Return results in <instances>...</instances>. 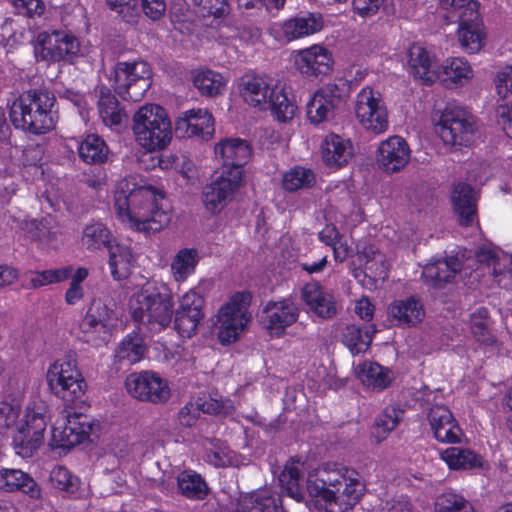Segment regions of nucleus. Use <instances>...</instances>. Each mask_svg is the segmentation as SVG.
I'll list each match as a JSON object with an SVG mask.
<instances>
[{
  "label": "nucleus",
  "mask_w": 512,
  "mask_h": 512,
  "mask_svg": "<svg viewBox=\"0 0 512 512\" xmlns=\"http://www.w3.org/2000/svg\"><path fill=\"white\" fill-rule=\"evenodd\" d=\"M18 14L33 18L41 16L45 11L42 0H11Z\"/></svg>",
  "instance_id": "obj_60"
},
{
  "label": "nucleus",
  "mask_w": 512,
  "mask_h": 512,
  "mask_svg": "<svg viewBox=\"0 0 512 512\" xmlns=\"http://www.w3.org/2000/svg\"><path fill=\"white\" fill-rule=\"evenodd\" d=\"M204 299L195 291L185 293L179 307L174 308V329L182 338H191L204 318Z\"/></svg>",
  "instance_id": "obj_18"
},
{
  "label": "nucleus",
  "mask_w": 512,
  "mask_h": 512,
  "mask_svg": "<svg viewBox=\"0 0 512 512\" xmlns=\"http://www.w3.org/2000/svg\"><path fill=\"white\" fill-rule=\"evenodd\" d=\"M199 262L198 252L194 248L180 249L174 257L171 269L177 281L186 280L195 272Z\"/></svg>",
  "instance_id": "obj_46"
},
{
  "label": "nucleus",
  "mask_w": 512,
  "mask_h": 512,
  "mask_svg": "<svg viewBox=\"0 0 512 512\" xmlns=\"http://www.w3.org/2000/svg\"><path fill=\"white\" fill-rule=\"evenodd\" d=\"M48 420L49 407L44 401L38 400L29 403L25 411L23 425L31 430L34 439L26 442V445L30 444L34 448L36 443H43Z\"/></svg>",
  "instance_id": "obj_33"
},
{
  "label": "nucleus",
  "mask_w": 512,
  "mask_h": 512,
  "mask_svg": "<svg viewBox=\"0 0 512 512\" xmlns=\"http://www.w3.org/2000/svg\"><path fill=\"white\" fill-rule=\"evenodd\" d=\"M271 89L266 80L256 74H245L239 82V92L243 100L260 109L268 104Z\"/></svg>",
  "instance_id": "obj_29"
},
{
  "label": "nucleus",
  "mask_w": 512,
  "mask_h": 512,
  "mask_svg": "<svg viewBox=\"0 0 512 512\" xmlns=\"http://www.w3.org/2000/svg\"><path fill=\"white\" fill-rule=\"evenodd\" d=\"M299 316L300 309L291 298L270 300L262 309L261 323L272 338H281Z\"/></svg>",
  "instance_id": "obj_14"
},
{
  "label": "nucleus",
  "mask_w": 512,
  "mask_h": 512,
  "mask_svg": "<svg viewBox=\"0 0 512 512\" xmlns=\"http://www.w3.org/2000/svg\"><path fill=\"white\" fill-rule=\"evenodd\" d=\"M411 150L401 136H391L382 141L377 150V163L387 173L403 169L410 160Z\"/></svg>",
  "instance_id": "obj_22"
},
{
  "label": "nucleus",
  "mask_w": 512,
  "mask_h": 512,
  "mask_svg": "<svg viewBox=\"0 0 512 512\" xmlns=\"http://www.w3.org/2000/svg\"><path fill=\"white\" fill-rule=\"evenodd\" d=\"M440 7L447 12L451 22L473 21L479 17L477 0H439Z\"/></svg>",
  "instance_id": "obj_40"
},
{
  "label": "nucleus",
  "mask_w": 512,
  "mask_h": 512,
  "mask_svg": "<svg viewBox=\"0 0 512 512\" xmlns=\"http://www.w3.org/2000/svg\"><path fill=\"white\" fill-rule=\"evenodd\" d=\"M244 180L240 177L220 175L206 184L201 193V201L205 210L211 215L219 214L235 197Z\"/></svg>",
  "instance_id": "obj_15"
},
{
  "label": "nucleus",
  "mask_w": 512,
  "mask_h": 512,
  "mask_svg": "<svg viewBox=\"0 0 512 512\" xmlns=\"http://www.w3.org/2000/svg\"><path fill=\"white\" fill-rule=\"evenodd\" d=\"M115 320L112 308L100 299L93 300L79 324L84 341L94 346L107 343Z\"/></svg>",
  "instance_id": "obj_12"
},
{
  "label": "nucleus",
  "mask_w": 512,
  "mask_h": 512,
  "mask_svg": "<svg viewBox=\"0 0 512 512\" xmlns=\"http://www.w3.org/2000/svg\"><path fill=\"white\" fill-rule=\"evenodd\" d=\"M72 271L73 267L71 265L58 269L31 271L27 287L37 289L46 285L64 282L70 278Z\"/></svg>",
  "instance_id": "obj_49"
},
{
  "label": "nucleus",
  "mask_w": 512,
  "mask_h": 512,
  "mask_svg": "<svg viewBox=\"0 0 512 512\" xmlns=\"http://www.w3.org/2000/svg\"><path fill=\"white\" fill-rule=\"evenodd\" d=\"M389 315L397 320L399 325L414 326L421 322L425 311L421 301L415 296L395 300L388 308Z\"/></svg>",
  "instance_id": "obj_32"
},
{
  "label": "nucleus",
  "mask_w": 512,
  "mask_h": 512,
  "mask_svg": "<svg viewBox=\"0 0 512 512\" xmlns=\"http://www.w3.org/2000/svg\"><path fill=\"white\" fill-rule=\"evenodd\" d=\"M69 431L66 430L62 423L56 422L51 430V439L49 442L50 447L53 450L61 449L69 451L74 448V445H69Z\"/></svg>",
  "instance_id": "obj_61"
},
{
  "label": "nucleus",
  "mask_w": 512,
  "mask_h": 512,
  "mask_svg": "<svg viewBox=\"0 0 512 512\" xmlns=\"http://www.w3.org/2000/svg\"><path fill=\"white\" fill-rule=\"evenodd\" d=\"M245 328L246 327L236 326L235 324L219 322L217 333L219 342L223 345H230L236 342L240 335L244 332Z\"/></svg>",
  "instance_id": "obj_62"
},
{
  "label": "nucleus",
  "mask_w": 512,
  "mask_h": 512,
  "mask_svg": "<svg viewBox=\"0 0 512 512\" xmlns=\"http://www.w3.org/2000/svg\"><path fill=\"white\" fill-rule=\"evenodd\" d=\"M294 64L303 76L317 78L332 71L334 59L327 48L314 44L299 50L294 56Z\"/></svg>",
  "instance_id": "obj_20"
},
{
  "label": "nucleus",
  "mask_w": 512,
  "mask_h": 512,
  "mask_svg": "<svg viewBox=\"0 0 512 512\" xmlns=\"http://www.w3.org/2000/svg\"><path fill=\"white\" fill-rule=\"evenodd\" d=\"M252 301L249 291L234 293L218 311V322L235 324L239 327H246L250 321L248 308Z\"/></svg>",
  "instance_id": "obj_27"
},
{
  "label": "nucleus",
  "mask_w": 512,
  "mask_h": 512,
  "mask_svg": "<svg viewBox=\"0 0 512 512\" xmlns=\"http://www.w3.org/2000/svg\"><path fill=\"white\" fill-rule=\"evenodd\" d=\"M177 485L181 494L188 499L203 500L208 494L206 481L193 470L182 471L178 475Z\"/></svg>",
  "instance_id": "obj_41"
},
{
  "label": "nucleus",
  "mask_w": 512,
  "mask_h": 512,
  "mask_svg": "<svg viewBox=\"0 0 512 512\" xmlns=\"http://www.w3.org/2000/svg\"><path fill=\"white\" fill-rule=\"evenodd\" d=\"M199 416V406L190 401L179 410L177 419L181 426L190 428L196 424Z\"/></svg>",
  "instance_id": "obj_63"
},
{
  "label": "nucleus",
  "mask_w": 512,
  "mask_h": 512,
  "mask_svg": "<svg viewBox=\"0 0 512 512\" xmlns=\"http://www.w3.org/2000/svg\"><path fill=\"white\" fill-rule=\"evenodd\" d=\"M214 132L213 115L200 108L183 112L175 122V133L179 138H197L202 141H209Z\"/></svg>",
  "instance_id": "obj_19"
},
{
  "label": "nucleus",
  "mask_w": 512,
  "mask_h": 512,
  "mask_svg": "<svg viewBox=\"0 0 512 512\" xmlns=\"http://www.w3.org/2000/svg\"><path fill=\"white\" fill-rule=\"evenodd\" d=\"M386 0H352V11L361 18H370L376 15Z\"/></svg>",
  "instance_id": "obj_59"
},
{
  "label": "nucleus",
  "mask_w": 512,
  "mask_h": 512,
  "mask_svg": "<svg viewBox=\"0 0 512 512\" xmlns=\"http://www.w3.org/2000/svg\"><path fill=\"white\" fill-rule=\"evenodd\" d=\"M37 60L48 63L63 62L75 64L83 56L79 39L68 32L53 30L51 33H40L35 46Z\"/></svg>",
  "instance_id": "obj_9"
},
{
  "label": "nucleus",
  "mask_w": 512,
  "mask_h": 512,
  "mask_svg": "<svg viewBox=\"0 0 512 512\" xmlns=\"http://www.w3.org/2000/svg\"><path fill=\"white\" fill-rule=\"evenodd\" d=\"M137 143L149 152L162 150L172 139V124L166 110L158 104H146L133 116Z\"/></svg>",
  "instance_id": "obj_6"
},
{
  "label": "nucleus",
  "mask_w": 512,
  "mask_h": 512,
  "mask_svg": "<svg viewBox=\"0 0 512 512\" xmlns=\"http://www.w3.org/2000/svg\"><path fill=\"white\" fill-rule=\"evenodd\" d=\"M317 316L328 319L336 315V305L332 294L327 291L307 305Z\"/></svg>",
  "instance_id": "obj_56"
},
{
  "label": "nucleus",
  "mask_w": 512,
  "mask_h": 512,
  "mask_svg": "<svg viewBox=\"0 0 512 512\" xmlns=\"http://www.w3.org/2000/svg\"><path fill=\"white\" fill-rule=\"evenodd\" d=\"M112 241L110 230L101 222H93L85 226L82 233V244L87 250L107 248Z\"/></svg>",
  "instance_id": "obj_45"
},
{
  "label": "nucleus",
  "mask_w": 512,
  "mask_h": 512,
  "mask_svg": "<svg viewBox=\"0 0 512 512\" xmlns=\"http://www.w3.org/2000/svg\"><path fill=\"white\" fill-rule=\"evenodd\" d=\"M435 512H475L474 506L462 494L453 491L442 493L434 504Z\"/></svg>",
  "instance_id": "obj_50"
},
{
  "label": "nucleus",
  "mask_w": 512,
  "mask_h": 512,
  "mask_svg": "<svg viewBox=\"0 0 512 512\" xmlns=\"http://www.w3.org/2000/svg\"><path fill=\"white\" fill-rule=\"evenodd\" d=\"M112 87L123 100L140 101L152 85V69L145 61L116 63L112 73Z\"/></svg>",
  "instance_id": "obj_7"
},
{
  "label": "nucleus",
  "mask_w": 512,
  "mask_h": 512,
  "mask_svg": "<svg viewBox=\"0 0 512 512\" xmlns=\"http://www.w3.org/2000/svg\"><path fill=\"white\" fill-rule=\"evenodd\" d=\"M440 456L452 470H470L482 466L481 457L467 448L449 447L441 451Z\"/></svg>",
  "instance_id": "obj_37"
},
{
  "label": "nucleus",
  "mask_w": 512,
  "mask_h": 512,
  "mask_svg": "<svg viewBox=\"0 0 512 512\" xmlns=\"http://www.w3.org/2000/svg\"><path fill=\"white\" fill-rule=\"evenodd\" d=\"M77 150L80 160L88 165L105 164L110 155L108 144L97 134H87L79 143Z\"/></svg>",
  "instance_id": "obj_34"
},
{
  "label": "nucleus",
  "mask_w": 512,
  "mask_h": 512,
  "mask_svg": "<svg viewBox=\"0 0 512 512\" xmlns=\"http://www.w3.org/2000/svg\"><path fill=\"white\" fill-rule=\"evenodd\" d=\"M268 104L275 119L282 123L292 120L297 110V105L289 99L284 88L278 86L271 89Z\"/></svg>",
  "instance_id": "obj_43"
},
{
  "label": "nucleus",
  "mask_w": 512,
  "mask_h": 512,
  "mask_svg": "<svg viewBox=\"0 0 512 512\" xmlns=\"http://www.w3.org/2000/svg\"><path fill=\"white\" fill-rule=\"evenodd\" d=\"M441 70L447 87L450 84L463 85L464 81L472 77V69L464 58L455 57L446 60V63L440 66Z\"/></svg>",
  "instance_id": "obj_47"
},
{
  "label": "nucleus",
  "mask_w": 512,
  "mask_h": 512,
  "mask_svg": "<svg viewBox=\"0 0 512 512\" xmlns=\"http://www.w3.org/2000/svg\"><path fill=\"white\" fill-rule=\"evenodd\" d=\"M97 109L104 125L111 129L120 127L126 118L124 107L105 85L99 87Z\"/></svg>",
  "instance_id": "obj_30"
},
{
  "label": "nucleus",
  "mask_w": 512,
  "mask_h": 512,
  "mask_svg": "<svg viewBox=\"0 0 512 512\" xmlns=\"http://www.w3.org/2000/svg\"><path fill=\"white\" fill-rule=\"evenodd\" d=\"M125 181L115 192L114 206L118 219L139 232L155 233L167 226L171 215L163 206L165 196L151 185L137 186Z\"/></svg>",
  "instance_id": "obj_2"
},
{
  "label": "nucleus",
  "mask_w": 512,
  "mask_h": 512,
  "mask_svg": "<svg viewBox=\"0 0 512 512\" xmlns=\"http://www.w3.org/2000/svg\"><path fill=\"white\" fill-rule=\"evenodd\" d=\"M324 27V18L317 12H301L271 28L274 37L283 43L302 39L320 32Z\"/></svg>",
  "instance_id": "obj_16"
},
{
  "label": "nucleus",
  "mask_w": 512,
  "mask_h": 512,
  "mask_svg": "<svg viewBox=\"0 0 512 512\" xmlns=\"http://www.w3.org/2000/svg\"><path fill=\"white\" fill-rule=\"evenodd\" d=\"M193 84L202 95L209 97L221 94L226 86L222 75L209 69L198 71L193 76Z\"/></svg>",
  "instance_id": "obj_48"
},
{
  "label": "nucleus",
  "mask_w": 512,
  "mask_h": 512,
  "mask_svg": "<svg viewBox=\"0 0 512 512\" xmlns=\"http://www.w3.org/2000/svg\"><path fill=\"white\" fill-rule=\"evenodd\" d=\"M109 10L117 13L124 21L131 22L128 18L130 11L134 12L137 8V0H105Z\"/></svg>",
  "instance_id": "obj_64"
},
{
  "label": "nucleus",
  "mask_w": 512,
  "mask_h": 512,
  "mask_svg": "<svg viewBox=\"0 0 512 512\" xmlns=\"http://www.w3.org/2000/svg\"><path fill=\"white\" fill-rule=\"evenodd\" d=\"M351 94V83L345 78H336L318 88L307 103L306 114L310 123L319 125L335 117V111Z\"/></svg>",
  "instance_id": "obj_8"
},
{
  "label": "nucleus",
  "mask_w": 512,
  "mask_h": 512,
  "mask_svg": "<svg viewBox=\"0 0 512 512\" xmlns=\"http://www.w3.org/2000/svg\"><path fill=\"white\" fill-rule=\"evenodd\" d=\"M458 27V37L461 46L469 53L478 52L483 46L484 35L481 31V15L473 21H460Z\"/></svg>",
  "instance_id": "obj_42"
},
{
  "label": "nucleus",
  "mask_w": 512,
  "mask_h": 512,
  "mask_svg": "<svg viewBox=\"0 0 512 512\" xmlns=\"http://www.w3.org/2000/svg\"><path fill=\"white\" fill-rule=\"evenodd\" d=\"M451 202L459 224L463 227H471L478 218L477 198L473 187L464 182L454 184Z\"/></svg>",
  "instance_id": "obj_25"
},
{
  "label": "nucleus",
  "mask_w": 512,
  "mask_h": 512,
  "mask_svg": "<svg viewBox=\"0 0 512 512\" xmlns=\"http://www.w3.org/2000/svg\"><path fill=\"white\" fill-rule=\"evenodd\" d=\"M359 377L367 387L382 391L393 381L392 371L376 362H364L360 365Z\"/></svg>",
  "instance_id": "obj_38"
},
{
  "label": "nucleus",
  "mask_w": 512,
  "mask_h": 512,
  "mask_svg": "<svg viewBox=\"0 0 512 512\" xmlns=\"http://www.w3.org/2000/svg\"><path fill=\"white\" fill-rule=\"evenodd\" d=\"M0 490L5 492L21 491L32 499L41 497V488L27 473L19 469L3 468L0 470Z\"/></svg>",
  "instance_id": "obj_28"
},
{
  "label": "nucleus",
  "mask_w": 512,
  "mask_h": 512,
  "mask_svg": "<svg viewBox=\"0 0 512 512\" xmlns=\"http://www.w3.org/2000/svg\"><path fill=\"white\" fill-rule=\"evenodd\" d=\"M301 473L297 466L285 465L283 471L279 475L281 487L287 492V495L296 501L303 500V493L300 486Z\"/></svg>",
  "instance_id": "obj_52"
},
{
  "label": "nucleus",
  "mask_w": 512,
  "mask_h": 512,
  "mask_svg": "<svg viewBox=\"0 0 512 512\" xmlns=\"http://www.w3.org/2000/svg\"><path fill=\"white\" fill-rule=\"evenodd\" d=\"M125 385L128 393L140 401L159 404L167 402L171 396L167 381L152 371L131 373Z\"/></svg>",
  "instance_id": "obj_13"
},
{
  "label": "nucleus",
  "mask_w": 512,
  "mask_h": 512,
  "mask_svg": "<svg viewBox=\"0 0 512 512\" xmlns=\"http://www.w3.org/2000/svg\"><path fill=\"white\" fill-rule=\"evenodd\" d=\"M203 17L223 18L228 11V0H193Z\"/></svg>",
  "instance_id": "obj_57"
},
{
  "label": "nucleus",
  "mask_w": 512,
  "mask_h": 512,
  "mask_svg": "<svg viewBox=\"0 0 512 512\" xmlns=\"http://www.w3.org/2000/svg\"><path fill=\"white\" fill-rule=\"evenodd\" d=\"M21 414V405L14 401L0 402V434H5L15 426Z\"/></svg>",
  "instance_id": "obj_55"
},
{
  "label": "nucleus",
  "mask_w": 512,
  "mask_h": 512,
  "mask_svg": "<svg viewBox=\"0 0 512 512\" xmlns=\"http://www.w3.org/2000/svg\"><path fill=\"white\" fill-rule=\"evenodd\" d=\"M461 271V262L455 256L434 260L422 271L424 283L434 289H441Z\"/></svg>",
  "instance_id": "obj_26"
},
{
  "label": "nucleus",
  "mask_w": 512,
  "mask_h": 512,
  "mask_svg": "<svg viewBox=\"0 0 512 512\" xmlns=\"http://www.w3.org/2000/svg\"><path fill=\"white\" fill-rule=\"evenodd\" d=\"M437 126L445 144L467 146L476 131V120L472 113L464 108L446 107Z\"/></svg>",
  "instance_id": "obj_11"
},
{
  "label": "nucleus",
  "mask_w": 512,
  "mask_h": 512,
  "mask_svg": "<svg viewBox=\"0 0 512 512\" xmlns=\"http://www.w3.org/2000/svg\"><path fill=\"white\" fill-rule=\"evenodd\" d=\"M376 331L375 324L346 325L341 331V342L352 355H358L369 349Z\"/></svg>",
  "instance_id": "obj_31"
},
{
  "label": "nucleus",
  "mask_w": 512,
  "mask_h": 512,
  "mask_svg": "<svg viewBox=\"0 0 512 512\" xmlns=\"http://www.w3.org/2000/svg\"><path fill=\"white\" fill-rule=\"evenodd\" d=\"M55 96L46 89L35 88L21 92L8 103L11 124L17 130L35 136L49 133L55 128L53 107Z\"/></svg>",
  "instance_id": "obj_5"
},
{
  "label": "nucleus",
  "mask_w": 512,
  "mask_h": 512,
  "mask_svg": "<svg viewBox=\"0 0 512 512\" xmlns=\"http://www.w3.org/2000/svg\"><path fill=\"white\" fill-rule=\"evenodd\" d=\"M49 480L53 488L68 493H74L79 485L78 477L62 465L55 466L51 470Z\"/></svg>",
  "instance_id": "obj_53"
},
{
  "label": "nucleus",
  "mask_w": 512,
  "mask_h": 512,
  "mask_svg": "<svg viewBox=\"0 0 512 512\" xmlns=\"http://www.w3.org/2000/svg\"><path fill=\"white\" fill-rule=\"evenodd\" d=\"M307 491L316 502H323L326 509L334 505L354 506L361 498L363 485L359 473L346 466L328 467L316 475H309Z\"/></svg>",
  "instance_id": "obj_4"
},
{
  "label": "nucleus",
  "mask_w": 512,
  "mask_h": 512,
  "mask_svg": "<svg viewBox=\"0 0 512 512\" xmlns=\"http://www.w3.org/2000/svg\"><path fill=\"white\" fill-rule=\"evenodd\" d=\"M46 381L50 392L64 401L66 408L62 411V424L69 431V445L77 446L89 439L92 422L88 415L72 412V405L82 402L87 384L71 357L57 359L47 370Z\"/></svg>",
  "instance_id": "obj_1"
},
{
  "label": "nucleus",
  "mask_w": 512,
  "mask_h": 512,
  "mask_svg": "<svg viewBox=\"0 0 512 512\" xmlns=\"http://www.w3.org/2000/svg\"><path fill=\"white\" fill-rule=\"evenodd\" d=\"M146 352V345L139 332L129 333L120 342L116 350L117 361L121 364L138 363Z\"/></svg>",
  "instance_id": "obj_39"
},
{
  "label": "nucleus",
  "mask_w": 512,
  "mask_h": 512,
  "mask_svg": "<svg viewBox=\"0 0 512 512\" xmlns=\"http://www.w3.org/2000/svg\"><path fill=\"white\" fill-rule=\"evenodd\" d=\"M129 313L139 332L156 334L170 326L174 315V296L170 287L147 281L129 299Z\"/></svg>",
  "instance_id": "obj_3"
},
{
  "label": "nucleus",
  "mask_w": 512,
  "mask_h": 512,
  "mask_svg": "<svg viewBox=\"0 0 512 512\" xmlns=\"http://www.w3.org/2000/svg\"><path fill=\"white\" fill-rule=\"evenodd\" d=\"M321 159L328 168H342L353 159L355 150L349 137L330 132L320 145Z\"/></svg>",
  "instance_id": "obj_21"
},
{
  "label": "nucleus",
  "mask_w": 512,
  "mask_h": 512,
  "mask_svg": "<svg viewBox=\"0 0 512 512\" xmlns=\"http://www.w3.org/2000/svg\"><path fill=\"white\" fill-rule=\"evenodd\" d=\"M315 183V174L309 168L295 166L283 176V188L289 192L310 188Z\"/></svg>",
  "instance_id": "obj_51"
},
{
  "label": "nucleus",
  "mask_w": 512,
  "mask_h": 512,
  "mask_svg": "<svg viewBox=\"0 0 512 512\" xmlns=\"http://www.w3.org/2000/svg\"><path fill=\"white\" fill-rule=\"evenodd\" d=\"M216 158L222 161V172L244 180V166L251 157V147L241 138H226L214 148Z\"/></svg>",
  "instance_id": "obj_17"
},
{
  "label": "nucleus",
  "mask_w": 512,
  "mask_h": 512,
  "mask_svg": "<svg viewBox=\"0 0 512 512\" xmlns=\"http://www.w3.org/2000/svg\"><path fill=\"white\" fill-rule=\"evenodd\" d=\"M428 420L433 435L438 442L449 444L461 442L462 429L448 407L444 405L431 407Z\"/></svg>",
  "instance_id": "obj_23"
},
{
  "label": "nucleus",
  "mask_w": 512,
  "mask_h": 512,
  "mask_svg": "<svg viewBox=\"0 0 512 512\" xmlns=\"http://www.w3.org/2000/svg\"><path fill=\"white\" fill-rule=\"evenodd\" d=\"M404 411L395 406H387L377 416L372 428V435L378 442L387 438L389 433L395 429L402 419Z\"/></svg>",
  "instance_id": "obj_44"
},
{
  "label": "nucleus",
  "mask_w": 512,
  "mask_h": 512,
  "mask_svg": "<svg viewBox=\"0 0 512 512\" xmlns=\"http://www.w3.org/2000/svg\"><path fill=\"white\" fill-rule=\"evenodd\" d=\"M109 268L114 280L126 279L129 275L133 254L130 246L111 241L107 246Z\"/></svg>",
  "instance_id": "obj_36"
},
{
  "label": "nucleus",
  "mask_w": 512,
  "mask_h": 512,
  "mask_svg": "<svg viewBox=\"0 0 512 512\" xmlns=\"http://www.w3.org/2000/svg\"><path fill=\"white\" fill-rule=\"evenodd\" d=\"M495 85L497 94L503 100L512 103V65L497 73Z\"/></svg>",
  "instance_id": "obj_58"
},
{
  "label": "nucleus",
  "mask_w": 512,
  "mask_h": 512,
  "mask_svg": "<svg viewBox=\"0 0 512 512\" xmlns=\"http://www.w3.org/2000/svg\"><path fill=\"white\" fill-rule=\"evenodd\" d=\"M33 433L25 425H21L13 436V444L16 453L23 458L32 457L33 454L41 447L43 443H36L34 448L27 444L28 441H33Z\"/></svg>",
  "instance_id": "obj_54"
},
{
  "label": "nucleus",
  "mask_w": 512,
  "mask_h": 512,
  "mask_svg": "<svg viewBox=\"0 0 512 512\" xmlns=\"http://www.w3.org/2000/svg\"><path fill=\"white\" fill-rule=\"evenodd\" d=\"M355 117L369 133L379 135L389 127L388 110L380 92L370 86L363 87L356 95Z\"/></svg>",
  "instance_id": "obj_10"
},
{
  "label": "nucleus",
  "mask_w": 512,
  "mask_h": 512,
  "mask_svg": "<svg viewBox=\"0 0 512 512\" xmlns=\"http://www.w3.org/2000/svg\"><path fill=\"white\" fill-rule=\"evenodd\" d=\"M408 64L414 78L431 85L440 77V66L435 58L422 44L413 43L408 49Z\"/></svg>",
  "instance_id": "obj_24"
},
{
  "label": "nucleus",
  "mask_w": 512,
  "mask_h": 512,
  "mask_svg": "<svg viewBox=\"0 0 512 512\" xmlns=\"http://www.w3.org/2000/svg\"><path fill=\"white\" fill-rule=\"evenodd\" d=\"M235 512H284L281 499L268 491L242 497Z\"/></svg>",
  "instance_id": "obj_35"
}]
</instances>
